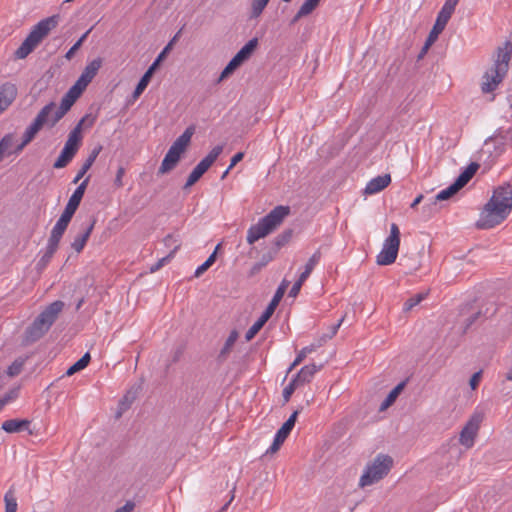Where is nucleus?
<instances>
[{"mask_svg": "<svg viewBox=\"0 0 512 512\" xmlns=\"http://www.w3.org/2000/svg\"><path fill=\"white\" fill-rule=\"evenodd\" d=\"M275 254L270 250L268 253L264 254L261 260L255 263L249 272V276H254L258 274L270 261L273 260Z\"/></svg>", "mask_w": 512, "mask_h": 512, "instance_id": "2f4dec72", "label": "nucleus"}, {"mask_svg": "<svg viewBox=\"0 0 512 512\" xmlns=\"http://www.w3.org/2000/svg\"><path fill=\"white\" fill-rule=\"evenodd\" d=\"M13 141V136L10 134L5 135L0 140V161L3 159L4 154L7 152V150L11 147Z\"/></svg>", "mask_w": 512, "mask_h": 512, "instance_id": "de8ad7c7", "label": "nucleus"}, {"mask_svg": "<svg viewBox=\"0 0 512 512\" xmlns=\"http://www.w3.org/2000/svg\"><path fill=\"white\" fill-rule=\"evenodd\" d=\"M80 96L77 95L74 90H68V92L63 96L60 105L70 110L73 104Z\"/></svg>", "mask_w": 512, "mask_h": 512, "instance_id": "a19ab883", "label": "nucleus"}, {"mask_svg": "<svg viewBox=\"0 0 512 512\" xmlns=\"http://www.w3.org/2000/svg\"><path fill=\"white\" fill-rule=\"evenodd\" d=\"M289 286V281L284 279L279 287L277 288L272 300L266 307L265 311L262 313V315L258 318V320L248 329V331L245 334L246 341H251L256 334L262 329V327L266 324V322L270 319V317L273 315L274 311L276 310L277 306L279 305L280 301L282 300L286 289Z\"/></svg>", "mask_w": 512, "mask_h": 512, "instance_id": "0eeeda50", "label": "nucleus"}, {"mask_svg": "<svg viewBox=\"0 0 512 512\" xmlns=\"http://www.w3.org/2000/svg\"><path fill=\"white\" fill-rule=\"evenodd\" d=\"M101 150H102V146L99 145V146L95 147L91 151L90 155L85 160V162L83 163L82 167L78 171L77 175L73 179V183L74 184L78 183L84 177V175L87 173V171L91 168V166L95 162V160L98 157V155L101 152Z\"/></svg>", "mask_w": 512, "mask_h": 512, "instance_id": "4be33fe9", "label": "nucleus"}, {"mask_svg": "<svg viewBox=\"0 0 512 512\" xmlns=\"http://www.w3.org/2000/svg\"><path fill=\"white\" fill-rule=\"evenodd\" d=\"M220 246L221 244H218L215 247L213 253L207 258V260L196 269L194 273L195 277H200L206 270H208L214 264L217 258V251L220 248Z\"/></svg>", "mask_w": 512, "mask_h": 512, "instance_id": "72a5a7b5", "label": "nucleus"}, {"mask_svg": "<svg viewBox=\"0 0 512 512\" xmlns=\"http://www.w3.org/2000/svg\"><path fill=\"white\" fill-rule=\"evenodd\" d=\"M390 182L391 176L389 174L377 176L367 183L364 192L368 195L378 193L386 188Z\"/></svg>", "mask_w": 512, "mask_h": 512, "instance_id": "f3484780", "label": "nucleus"}, {"mask_svg": "<svg viewBox=\"0 0 512 512\" xmlns=\"http://www.w3.org/2000/svg\"><path fill=\"white\" fill-rule=\"evenodd\" d=\"M290 213L289 206H276L267 215L252 225L247 232V242L253 244L261 238H264L281 225L284 218Z\"/></svg>", "mask_w": 512, "mask_h": 512, "instance_id": "20e7f679", "label": "nucleus"}, {"mask_svg": "<svg viewBox=\"0 0 512 512\" xmlns=\"http://www.w3.org/2000/svg\"><path fill=\"white\" fill-rule=\"evenodd\" d=\"M102 60L100 58H96L91 61L84 69L78 80L75 84L70 88V90H74L77 95H81L83 91L86 89L88 84L92 81V79L96 76L98 70L101 68Z\"/></svg>", "mask_w": 512, "mask_h": 512, "instance_id": "f8f14e48", "label": "nucleus"}, {"mask_svg": "<svg viewBox=\"0 0 512 512\" xmlns=\"http://www.w3.org/2000/svg\"><path fill=\"white\" fill-rule=\"evenodd\" d=\"M258 46V39L249 40L234 56L241 64L247 61Z\"/></svg>", "mask_w": 512, "mask_h": 512, "instance_id": "b1692460", "label": "nucleus"}, {"mask_svg": "<svg viewBox=\"0 0 512 512\" xmlns=\"http://www.w3.org/2000/svg\"><path fill=\"white\" fill-rule=\"evenodd\" d=\"M57 249H58V247H56L50 243H47L45 252L43 253V255L41 256V258L39 259V261L37 263V266L39 269H43L47 266V264L52 259L53 255L56 253Z\"/></svg>", "mask_w": 512, "mask_h": 512, "instance_id": "473e14b6", "label": "nucleus"}, {"mask_svg": "<svg viewBox=\"0 0 512 512\" xmlns=\"http://www.w3.org/2000/svg\"><path fill=\"white\" fill-rule=\"evenodd\" d=\"M497 312V306L494 302L487 303V307L485 310H482V317L484 318H490L494 316Z\"/></svg>", "mask_w": 512, "mask_h": 512, "instance_id": "603ef678", "label": "nucleus"}, {"mask_svg": "<svg viewBox=\"0 0 512 512\" xmlns=\"http://www.w3.org/2000/svg\"><path fill=\"white\" fill-rule=\"evenodd\" d=\"M428 295V292L417 293L414 296L410 297L403 306L404 311H410L413 307L421 303Z\"/></svg>", "mask_w": 512, "mask_h": 512, "instance_id": "4c0bfd02", "label": "nucleus"}, {"mask_svg": "<svg viewBox=\"0 0 512 512\" xmlns=\"http://www.w3.org/2000/svg\"><path fill=\"white\" fill-rule=\"evenodd\" d=\"M124 174H125V168L120 166L117 170L115 181H114V184L117 187H121L123 185L122 178H123Z\"/></svg>", "mask_w": 512, "mask_h": 512, "instance_id": "4d7b16f0", "label": "nucleus"}, {"mask_svg": "<svg viewBox=\"0 0 512 512\" xmlns=\"http://www.w3.org/2000/svg\"><path fill=\"white\" fill-rule=\"evenodd\" d=\"M136 399V392L134 391H128L123 399L120 401L119 403V411L117 413V417H120L121 414L126 411L127 409L130 408L131 404L133 403V401Z\"/></svg>", "mask_w": 512, "mask_h": 512, "instance_id": "f704fd0d", "label": "nucleus"}, {"mask_svg": "<svg viewBox=\"0 0 512 512\" xmlns=\"http://www.w3.org/2000/svg\"><path fill=\"white\" fill-rule=\"evenodd\" d=\"M82 119H85V123L88 127H91L94 125L96 121V116H93L91 114H86Z\"/></svg>", "mask_w": 512, "mask_h": 512, "instance_id": "774afa93", "label": "nucleus"}, {"mask_svg": "<svg viewBox=\"0 0 512 512\" xmlns=\"http://www.w3.org/2000/svg\"><path fill=\"white\" fill-rule=\"evenodd\" d=\"M298 386L300 385L294 378H292L290 383L283 389V398L285 402L290 400L291 395L294 393Z\"/></svg>", "mask_w": 512, "mask_h": 512, "instance_id": "09e8293b", "label": "nucleus"}, {"mask_svg": "<svg viewBox=\"0 0 512 512\" xmlns=\"http://www.w3.org/2000/svg\"><path fill=\"white\" fill-rule=\"evenodd\" d=\"M63 117H64V115L60 112V110H58V109H57V110L54 112V115H53V116H52V118H51L50 127L55 126V125H56V123H57L58 121H60Z\"/></svg>", "mask_w": 512, "mask_h": 512, "instance_id": "0e129e2a", "label": "nucleus"}, {"mask_svg": "<svg viewBox=\"0 0 512 512\" xmlns=\"http://www.w3.org/2000/svg\"><path fill=\"white\" fill-rule=\"evenodd\" d=\"M320 3V0H306L300 7V15H309Z\"/></svg>", "mask_w": 512, "mask_h": 512, "instance_id": "a18cd8bd", "label": "nucleus"}, {"mask_svg": "<svg viewBox=\"0 0 512 512\" xmlns=\"http://www.w3.org/2000/svg\"><path fill=\"white\" fill-rule=\"evenodd\" d=\"M322 368V365L310 364L305 365L300 371L293 377L299 385L309 383L315 373Z\"/></svg>", "mask_w": 512, "mask_h": 512, "instance_id": "aec40b11", "label": "nucleus"}, {"mask_svg": "<svg viewBox=\"0 0 512 512\" xmlns=\"http://www.w3.org/2000/svg\"><path fill=\"white\" fill-rule=\"evenodd\" d=\"M512 55V46L509 41L504 43L503 47H498L497 57L494 65L483 75L481 90L483 93L493 92L504 79L508 64Z\"/></svg>", "mask_w": 512, "mask_h": 512, "instance_id": "7ed1b4c3", "label": "nucleus"}, {"mask_svg": "<svg viewBox=\"0 0 512 512\" xmlns=\"http://www.w3.org/2000/svg\"><path fill=\"white\" fill-rule=\"evenodd\" d=\"M480 378H481V372H476L472 375V377L470 378V381H469V384L471 386V388L474 390L476 389V387L479 385V381H480Z\"/></svg>", "mask_w": 512, "mask_h": 512, "instance_id": "052dcab7", "label": "nucleus"}, {"mask_svg": "<svg viewBox=\"0 0 512 512\" xmlns=\"http://www.w3.org/2000/svg\"><path fill=\"white\" fill-rule=\"evenodd\" d=\"M16 85L6 82L0 86V114H2L17 97Z\"/></svg>", "mask_w": 512, "mask_h": 512, "instance_id": "4468645a", "label": "nucleus"}, {"mask_svg": "<svg viewBox=\"0 0 512 512\" xmlns=\"http://www.w3.org/2000/svg\"><path fill=\"white\" fill-rule=\"evenodd\" d=\"M56 105L54 102H50L45 105L37 114L34 121L43 127L44 124H48L50 126L51 119H49V115L55 109Z\"/></svg>", "mask_w": 512, "mask_h": 512, "instance_id": "cd10ccee", "label": "nucleus"}, {"mask_svg": "<svg viewBox=\"0 0 512 512\" xmlns=\"http://www.w3.org/2000/svg\"><path fill=\"white\" fill-rule=\"evenodd\" d=\"M95 223L96 219L93 217L90 223L87 226L82 227V230L75 236L73 242L71 243V247L77 253H80L85 247L86 242L94 229Z\"/></svg>", "mask_w": 512, "mask_h": 512, "instance_id": "2eb2a0df", "label": "nucleus"}, {"mask_svg": "<svg viewBox=\"0 0 512 512\" xmlns=\"http://www.w3.org/2000/svg\"><path fill=\"white\" fill-rule=\"evenodd\" d=\"M321 258V253L319 250H317L308 260V262L305 265V270L311 274L314 267L318 264Z\"/></svg>", "mask_w": 512, "mask_h": 512, "instance_id": "8fccbe9b", "label": "nucleus"}, {"mask_svg": "<svg viewBox=\"0 0 512 512\" xmlns=\"http://www.w3.org/2000/svg\"><path fill=\"white\" fill-rule=\"evenodd\" d=\"M180 31L173 37V39L166 45V47L160 52V54L157 56V58L154 60V62L151 64V66L147 69V71L144 73V75L139 80L138 84L136 85V88L132 94V99L136 100L140 97V95L144 92L146 87L148 86L149 82L151 81V78L155 72V70L159 67L160 63L164 60L166 57L167 52L171 49L174 41L176 40L178 34Z\"/></svg>", "mask_w": 512, "mask_h": 512, "instance_id": "9b49d317", "label": "nucleus"}, {"mask_svg": "<svg viewBox=\"0 0 512 512\" xmlns=\"http://www.w3.org/2000/svg\"><path fill=\"white\" fill-rule=\"evenodd\" d=\"M42 126L33 121L25 130L23 134L24 144H29L41 130Z\"/></svg>", "mask_w": 512, "mask_h": 512, "instance_id": "e433bc0d", "label": "nucleus"}, {"mask_svg": "<svg viewBox=\"0 0 512 512\" xmlns=\"http://www.w3.org/2000/svg\"><path fill=\"white\" fill-rule=\"evenodd\" d=\"M450 18H451V15L444 13L442 11H439L436 20L443 23L444 25H447Z\"/></svg>", "mask_w": 512, "mask_h": 512, "instance_id": "e2e57ef3", "label": "nucleus"}, {"mask_svg": "<svg viewBox=\"0 0 512 512\" xmlns=\"http://www.w3.org/2000/svg\"><path fill=\"white\" fill-rule=\"evenodd\" d=\"M30 423L27 419H9L2 423L1 428L7 433H17L28 430Z\"/></svg>", "mask_w": 512, "mask_h": 512, "instance_id": "412c9836", "label": "nucleus"}, {"mask_svg": "<svg viewBox=\"0 0 512 512\" xmlns=\"http://www.w3.org/2000/svg\"><path fill=\"white\" fill-rule=\"evenodd\" d=\"M269 0H253L251 17L257 18L261 15Z\"/></svg>", "mask_w": 512, "mask_h": 512, "instance_id": "c03bdc74", "label": "nucleus"}, {"mask_svg": "<svg viewBox=\"0 0 512 512\" xmlns=\"http://www.w3.org/2000/svg\"><path fill=\"white\" fill-rule=\"evenodd\" d=\"M194 132H195L194 126L191 125V126L187 127L186 130L173 142V144L171 145V147L169 149L180 154V155L182 153H184L186 148L188 147V145L191 142V138H192Z\"/></svg>", "mask_w": 512, "mask_h": 512, "instance_id": "dca6fc26", "label": "nucleus"}, {"mask_svg": "<svg viewBox=\"0 0 512 512\" xmlns=\"http://www.w3.org/2000/svg\"><path fill=\"white\" fill-rule=\"evenodd\" d=\"M85 123V119H81L77 125L71 130V132L68 135V139L65 142V145L67 148L74 150L75 152L78 151L81 141H82V127Z\"/></svg>", "mask_w": 512, "mask_h": 512, "instance_id": "a211bd4d", "label": "nucleus"}, {"mask_svg": "<svg viewBox=\"0 0 512 512\" xmlns=\"http://www.w3.org/2000/svg\"><path fill=\"white\" fill-rule=\"evenodd\" d=\"M223 151V145L215 146L206 157H204L189 174L187 181L184 185V189H187L194 185L204 173L212 166L219 155Z\"/></svg>", "mask_w": 512, "mask_h": 512, "instance_id": "9d476101", "label": "nucleus"}, {"mask_svg": "<svg viewBox=\"0 0 512 512\" xmlns=\"http://www.w3.org/2000/svg\"><path fill=\"white\" fill-rule=\"evenodd\" d=\"M76 153L77 152H75L74 150H71V149L67 148L66 146H64L60 155L54 162L53 167L55 169H61V168L66 167L72 161V159L74 158Z\"/></svg>", "mask_w": 512, "mask_h": 512, "instance_id": "bb28decb", "label": "nucleus"}, {"mask_svg": "<svg viewBox=\"0 0 512 512\" xmlns=\"http://www.w3.org/2000/svg\"><path fill=\"white\" fill-rule=\"evenodd\" d=\"M458 3L459 0H446L440 11L452 16Z\"/></svg>", "mask_w": 512, "mask_h": 512, "instance_id": "3c124183", "label": "nucleus"}, {"mask_svg": "<svg viewBox=\"0 0 512 512\" xmlns=\"http://www.w3.org/2000/svg\"><path fill=\"white\" fill-rule=\"evenodd\" d=\"M59 20V15H52L38 22L22 42L20 47L15 51V57L17 59L26 58L44 39V37H46L49 32L58 25Z\"/></svg>", "mask_w": 512, "mask_h": 512, "instance_id": "39448f33", "label": "nucleus"}, {"mask_svg": "<svg viewBox=\"0 0 512 512\" xmlns=\"http://www.w3.org/2000/svg\"><path fill=\"white\" fill-rule=\"evenodd\" d=\"M90 176H88L73 192L71 197L69 198L70 201L73 203H76L77 205H80L82 198L85 194V190L87 188L88 182H89Z\"/></svg>", "mask_w": 512, "mask_h": 512, "instance_id": "c9c22d12", "label": "nucleus"}, {"mask_svg": "<svg viewBox=\"0 0 512 512\" xmlns=\"http://www.w3.org/2000/svg\"><path fill=\"white\" fill-rule=\"evenodd\" d=\"M135 504L132 501H127L124 506L118 508L115 512H132Z\"/></svg>", "mask_w": 512, "mask_h": 512, "instance_id": "680f3d73", "label": "nucleus"}, {"mask_svg": "<svg viewBox=\"0 0 512 512\" xmlns=\"http://www.w3.org/2000/svg\"><path fill=\"white\" fill-rule=\"evenodd\" d=\"M482 421V417L479 415H474L464 426L460 433V443L467 448H470L473 445L474 438L479 429L480 422Z\"/></svg>", "mask_w": 512, "mask_h": 512, "instance_id": "ddd939ff", "label": "nucleus"}, {"mask_svg": "<svg viewBox=\"0 0 512 512\" xmlns=\"http://www.w3.org/2000/svg\"><path fill=\"white\" fill-rule=\"evenodd\" d=\"M393 458L387 454H378L371 463H368L360 478L361 487L370 486L382 480L392 469Z\"/></svg>", "mask_w": 512, "mask_h": 512, "instance_id": "423d86ee", "label": "nucleus"}, {"mask_svg": "<svg viewBox=\"0 0 512 512\" xmlns=\"http://www.w3.org/2000/svg\"><path fill=\"white\" fill-rule=\"evenodd\" d=\"M480 165L476 162L470 163L467 168L456 178V180L446 189L440 191L430 206H435L438 201H445L453 197L459 190H461L475 175Z\"/></svg>", "mask_w": 512, "mask_h": 512, "instance_id": "1a4fd4ad", "label": "nucleus"}, {"mask_svg": "<svg viewBox=\"0 0 512 512\" xmlns=\"http://www.w3.org/2000/svg\"><path fill=\"white\" fill-rule=\"evenodd\" d=\"M237 338H238V332L236 330L231 331L230 335L228 336V338L225 341L224 346L222 347V349L220 350V352L217 356V362L219 364H222L227 360Z\"/></svg>", "mask_w": 512, "mask_h": 512, "instance_id": "5701e85b", "label": "nucleus"}, {"mask_svg": "<svg viewBox=\"0 0 512 512\" xmlns=\"http://www.w3.org/2000/svg\"><path fill=\"white\" fill-rule=\"evenodd\" d=\"M302 285H303V283H301L300 281L297 280L291 287V289L289 291V296L296 297L299 294Z\"/></svg>", "mask_w": 512, "mask_h": 512, "instance_id": "bf43d9fd", "label": "nucleus"}, {"mask_svg": "<svg viewBox=\"0 0 512 512\" xmlns=\"http://www.w3.org/2000/svg\"><path fill=\"white\" fill-rule=\"evenodd\" d=\"M69 224L62 222L60 220H57L56 224L51 230L48 243L58 247L59 243L61 241L62 236L64 235L67 227Z\"/></svg>", "mask_w": 512, "mask_h": 512, "instance_id": "393cba45", "label": "nucleus"}, {"mask_svg": "<svg viewBox=\"0 0 512 512\" xmlns=\"http://www.w3.org/2000/svg\"><path fill=\"white\" fill-rule=\"evenodd\" d=\"M73 215L74 214L64 210L58 220L69 224L71 219H72V217H73Z\"/></svg>", "mask_w": 512, "mask_h": 512, "instance_id": "69168bd1", "label": "nucleus"}, {"mask_svg": "<svg viewBox=\"0 0 512 512\" xmlns=\"http://www.w3.org/2000/svg\"><path fill=\"white\" fill-rule=\"evenodd\" d=\"M243 158H244V152L236 153L231 159L228 170H231L235 165H237L240 161H242Z\"/></svg>", "mask_w": 512, "mask_h": 512, "instance_id": "13d9d810", "label": "nucleus"}, {"mask_svg": "<svg viewBox=\"0 0 512 512\" xmlns=\"http://www.w3.org/2000/svg\"><path fill=\"white\" fill-rule=\"evenodd\" d=\"M5 501V512H16L17 511V501L14 497L12 490H9L4 497Z\"/></svg>", "mask_w": 512, "mask_h": 512, "instance_id": "79ce46f5", "label": "nucleus"}, {"mask_svg": "<svg viewBox=\"0 0 512 512\" xmlns=\"http://www.w3.org/2000/svg\"><path fill=\"white\" fill-rule=\"evenodd\" d=\"M242 64L233 57L229 63L226 65V67L223 69V71L220 74L219 81L227 78L229 75H231L238 67H240Z\"/></svg>", "mask_w": 512, "mask_h": 512, "instance_id": "ea45409f", "label": "nucleus"}, {"mask_svg": "<svg viewBox=\"0 0 512 512\" xmlns=\"http://www.w3.org/2000/svg\"><path fill=\"white\" fill-rule=\"evenodd\" d=\"M293 235L292 229H286L282 233H280L274 240V247L271 251L276 255L281 247L287 244Z\"/></svg>", "mask_w": 512, "mask_h": 512, "instance_id": "7c9ffc66", "label": "nucleus"}, {"mask_svg": "<svg viewBox=\"0 0 512 512\" xmlns=\"http://www.w3.org/2000/svg\"><path fill=\"white\" fill-rule=\"evenodd\" d=\"M319 346H321V343L319 345L312 344L310 346H306L298 353L297 356L303 361L309 353L315 351Z\"/></svg>", "mask_w": 512, "mask_h": 512, "instance_id": "864d4df0", "label": "nucleus"}, {"mask_svg": "<svg viewBox=\"0 0 512 512\" xmlns=\"http://www.w3.org/2000/svg\"><path fill=\"white\" fill-rule=\"evenodd\" d=\"M79 205L76 203H73L72 201L68 200L67 205L65 206V211H68L72 214H75L76 210L78 209Z\"/></svg>", "mask_w": 512, "mask_h": 512, "instance_id": "338daca9", "label": "nucleus"}, {"mask_svg": "<svg viewBox=\"0 0 512 512\" xmlns=\"http://www.w3.org/2000/svg\"><path fill=\"white\" fill-rule=\"evenodd\" d=\"M512 210V185L506 183L496 188L485 204L476 227L490 229L502 223Z\"/></svg>", "mask_w": 512, "mask_h": 512, "instance_id": "f257e3e1", "label": "nucleus"}, {"mask_svg": "<svg viewBox=\"0 0 512 512\" xmlns=\"http://www.w3.org/2000/svg\"><path fill=\"white\" fill-rule=\"evenodd\" d=\"M180 244H176L173 250L165 257L159 259L155 264L150 267V272L154 273L168 263L174 256L175 252L179 249Z\"/></svg>", "mask_w": 512, "mask_h": 512, "instance_id": "58836bf2", "label": "nucleus"}, {"mask_svg": "<svg viewBox=\"0 0 512 512\" xmlns=\"http://www.w3.org/2000/svg\"><path fill=\"white\" fill-rule=\"evenodd\" d=\"M482 309L479 310L478 312L474 313L473 315H471L469 318H467L466 320V324H465V330L469 329L475 322L478 318L482 317Z\"/></svg>", "mask_w": 512, "mask_h": 512, "instance_id": "5fc2aeb1", "label": "nucleus"}, {"mask_svg": "<svg viewBox=\"0 0 512 512\" xmlns=\"http://www.w3.org/2000/svg\"><path fill=\"white\" fill-rule=\"evenodd\" d=\"M92 28L87 30L79 39L78 41L67 51L65 58L68 60H71L76 51L82 46L84 40L87 38L88 34L91 32Z\"/></svg>", "mask_w": 512, "mask_h": 512, "instance_id": "37998d69", "label": "nucleus"}, {"mask_svg": "<svg viewBox=\"0 0 512 512\" xmlns=\"http://www.w3.org/2000/svg\"><path fill=\"white\" fill-rule=\"evenodd\" d=\"M399 247L400 230L396 223H392L390 226V235L385 239L383 248L377 255V264L381 266L393 264L397 259Z\"/></svg>", "mask_w": 512, "mask_h": 512, "instance_id": "6e6552de", "label": "nucleus"}, {"mask_svg": "<svg viewBox=\"0 0 512 512\" xmlns=\"http://www.w3.org/2000/svg\"><path fill=\"white\" fill-rule=\"evenodd\" d=\"M406 386V381H402L400 382L399 384H397L391 391L390 393L387 395V397L385 398V400L381 403L380 405V408H379V411H385L386 409H388L395 401L396 399L398 398V396L400 395V393L403 391V389L405 388Z\"/></svg>", "mask_w": 512, "mask_h": 512, "instance_id": "a878e982", "label": "nucleus"}, {"mask_svg": "<svg viewBox=\"0 0 512 512\" xmlns=\"http://www.w3.org/2000/svg\"><path fill=\"white\" fill-rule=\"evenodd\" d=\"M180 159V154L169 149L161 163V166L158 169V175H164L173 170L177 166Z\"/></svg>", "mask_w": 512, "mask_h": 512, "instance_id": "6ab92c4d", "label": "nucleus"}, {"mask_svg": "<svg viewBox=\"0 0 512 512\" xmlns=\"http://www.w3.org/2000/svg\"><path fill=\"white\" fill-rule=\"evenodd\" d=\"M343 320H344V317H342V318L338 321V323H337V324H335V325L331 326V328H330V334L324 335L322 339H323V340H325V339H327V338H328V339H331L333 336H335V335H336V333H337V331H338V329H339V327L341 326V324H342Z\"/></svg>", "mask_w": 512, "mask_h": 512, "instance_id": "6e6d98bb", "label": "nucleus"}, {"mask_svg": "<svg viewBox=\"0 0 512 512\" xmlns=\"http://www.w3.org/2000/svg\"><path fill=\"white\" fill-rule=\"evenodd\" d=\"M298 413V411H294L290 417L282 424L276 434L286 439L295 426Z\"/></svg>", "mask_w": 512, "mask_h": 512, "instance_id": "c85d7f7f", "label": "nucleus"}, {"mask_svg": "<svg viewBox=\"0 0 512 512\" xmlns=\"http://www.w3.org/2000/svg\"><path fill=\"white\" fill-rule=\"evenodd\" d=\"M91 360V356L89 352H86L78 361H76L73 365H71L67 371L66 376H72L73 374L83 370L87 367Z\"/></svg>", "mask_w": 512, "mask_h": 512, "instance_id": "c756f323", "label": "nucleus"}, {"mask_svg": "<svg viewBox=\"0 0 512 512\" xmlns=\"http://www.w3.org/2000/svg\"><path fill=\"white\" fill-rule=\"evenodd\" d=\"M65 304L61 300L50 303L26 328L23 335V344L30 345L40 340L51 328L62 312Z\"/></svg>", "mask_w": 512, "mask_h": 512, "instance_id": "f03ea898", "label": "nucleus"}, {"mask_svg": "<svg viewBox=\"0 0 512 512\" xmlns=\"http://www.w3.org/2000/svg\"><path fill=\"white\" fill-rule=\"evenodd\" d=\"M24 365L23 359H16L7 370V374L11 377L17 376L22 371Z\"/></svg>", "mask_w": 512, "mask_h": 512, "instance_id": "49530a36", "label": "nucleus"}]
</instances>
